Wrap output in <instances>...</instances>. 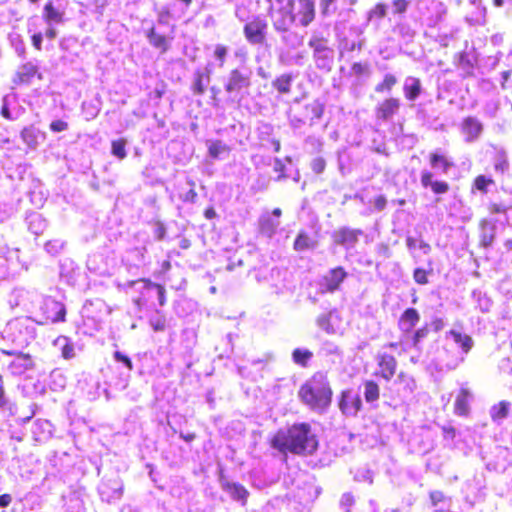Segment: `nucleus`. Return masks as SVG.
<instances>
[{"label": "nucleus", "instance_id": "obj_1", "mask_svg": "<svg viewBox=\"0 0 512 512\" xmlns=\"http://www.w3.org/2000/svg\"><path fill=\"white\" fill-rule=\"evenodd\" d=\"M271 446L283 454L311 455L318 448V439L308 423H295L280 429L273 436Z\"/></svg>", "mask_w": 512, "mask_h": 512}, {"label": "nucleus", "instance_id": "obj_2", "mask_svg": "<svg viewBox=\"0 0 512 512\" xmlns=\"http://www.w3.org/2000/svg\"><path fill=\"white\" fill-rule=\"evenodd\" d=\"M300 399L315 411H324L332 399L329 381L323 373H315L299 390Z\"/></svg>", "mask_w": 512, "mask_h": 512}, {"label": "nucleus", "instance_id": "obj_3", "mask_svg": "<svg viewBox=\"0 0 512 512\" xmlns=\"http://www.w3.org/2000/svg\"><path fill=\"white\" fill-rule=\"evenodd\" d=\"M294 5V0H278L275 4L270 5L268 15L276 32H287L296 22Z\"/></svg>", "mask_w": 512, "mask_h": 512}, {"label": "nucleus", "instance_id": "obj_4", "mask_svg": "<svg viewBox=\"0 0 512 512\" xmlns=\"http://www.w3.org/2000/svg\"><path fill=\"white\" fill-rule=\"evenodd\" d=\"M40 310L42 312L43 319L39 321L40 324L64 322L66 309L64 304L53 299H44Z\"/></svg>", "mask_w": 512, "mask_h": 512}, {"label": "nucleus", "instance_id": "obj_5", "mask_svg": "<svg viewBox=\"0 0 512 512\" xmlns=\"http://www.w3.org/2000/svg\"><path fill=\"white\" fill-rule=\"evenodd\" d=\"M267 22L260 16L254 17L250 22L246 23L243 32L245 38L250 44H263L266 39Z\"/></svg>", "mask_w": 512, "mask_h": 512}, {"label": "nucleus", "instance_id": "obj_6", "mask_svg": "<svg viewBox=\"0 0 512 512\" xmlns=\"http://www.w3.org/2000/svg\"><path fill=\"white\" fill-rule=\"evenodd\" d=\"M348 276L343 267L330 269L321 279L320 288L322 293H333L340 288V285Z\"/></svg>", "mask_w": 512, "mask_h": 512}, {"label": "nucleus", "instance_id": "obj_7", "mask_svg": "<svg viewBox=\"0 0 512 512\" xmlns=\"http://www.w3.org/2000/svg\"><path fill=\"white\" fill-rule=\"evenodd\" d=\"M1 353L14 356V359L8 364V369L14 375H21L33 367V360L29 354L4 349L1 350Z\"/></svg>", "mask_w": 512, "mask_h": 512}, {"label": "nucleus", "instance_id": "obj_8", "mask_svg": "<svg viewBox=\"0 0 512 512\" xmlns=\"http://www.w3.org/2000/svg\"><path fill=\"white\" fill-rule=\"evenodd\" d=\"M315 3L316 0H297L298 6L294 16L302 27H307L314 21L316 15Z\"/></svg>", "mask_w": 512, "mask_h": 512}, {"label": "nucleus", "instance_id": "obj_9", "mask_svg": "<svg viewBox=\"0 0 512 512\" xmlns=\"http://www.w3.org/2000/svg\"><path fill=\"white\" fill-rule=\"evenodd\" d=\"M249 86L250 74L242 72L239 69H233L228 76L225 90L228 93H233Z\"/></svg>", "mask_w": 512, "mask_h": 512}, {"label": "nucleus", "instance_id": "obj_10", "mask_svg": "<svg viewBox=\"0 0 512 512\" xmlns=\"http://www.w3.org/2000/svg\"><path fill=\"white\" fill-rule=\"evenodd\" d=\"M461 131L467 143L476 141L483 131L482 123L475 117H466L461 124Z\"/></svg>", "mask_w": 512, "mask_h": 512}, {"label": "nucleus", "instance_id": "obj_11", "mask_svg": "<svg viewBox=\"0 0 512 512\" xmlns=\"http://www.w3.org/2000/svg\"><path fill=\"white\" fill-rule=\"evenodd\" d=\"M339 407L344 414L355 415L360 410L361 399L351 390L343 391Z\"/></svg>", "mask_w": 512, "mask_h": 512}, {"label": "nucleus", "instance_id": "obj_12", "mask_svg": "<svg viewBox=\"0 0 512 512\" xmlns=\"http://www.w3.org/2000/svg\"><path fill=\"white\" fill-rule=\"evenodd\" d=\"M399 108V99L388 98L376 107L375 114L377 119L388 121L398 112Z\"/></svg>", "mask_w": 512, "mask_h": 512}, {"label": "nucleus", "instance_id": "obj_13", "mask_svg": "<svg viewBox=\"0 0 512 512\" xmlns=\"http://www.w3.org/2000/svg\"><path fill=\"white\" fill-rule=\"evenodd\" d=\"M362 234L363 232L360 229L343 227L334 233V239L336 243L349 248L353 247L358 242V238Z\"/></svg>", "mask_w": 512, "mask_h": 512}, {"label": "nucleus", "instance_id": "obj_14", "mask_svg": "<svg viewBox=\"0 0 512 512\" xmlns=\"http://www.w3.org/2000/svg\"><path fill=\"white\" fill-rule=\"evenodd\" d=\"M380 375L385 380H390L396 372L397 361L392 355L380 354L378 356Z\"/></svg>", "mask_w": 512, "mask_h": 512}, {"label": "nucleus", "instance_id": "obj_15", "mask_svg": "<svg viewBox=\"0 0 512 512\" xmlns=\"http://www.w3.org/2000/svg\"><path fill=\"white\" fill-rule=\"evenodd\" d=\"M420 319L419 313L414 308H408L402 314L399 320L400 329L404 332H409L418 323Z\"/></svg>", "mask_w": 512, "mask_h": 512}, {"label": "nucleus", "instance_id": "obj_16", "mask_svg": "<svg viewBox=\"0 0 512 512\" xmlns=\"http://www.w3.org/2000/svg\"><path fill=\"white\" fill-rule=\"evenodd\" d=\"M137 284H141L142 285V289L143 290H156L157 292V297H158V301H159V305L160 306H164L165 303H166V296H165V288L160 285V284H156V283H153L151 282L150 280H147V279H140V280H137V281H131L129 283L130 286H134V285H137Z\"/></svg>", "mask_w": 512, "mask_h": 512}, {"label": "nucleus", "instance_id": "obj_17", "mask_svg": "<svg viewBox=\"0 0 512 512\" xmlns=\"http://www.w3.org/2000/svg\"><path fill=\"white\" fill-rule=\"evenodd\" d=\"M37 67L32 63L28 62L19 67L16 76L14 78L15 84L28 83L37 73Z\"/></svg>", "mask_w": 512, "mask_h": 512}, {"label": "nucleus", "instance_id": "obj_18", "mask_svg": "<svg viewBox=\"0 0 512 512\" xmlns=\"http://www.w3.org/2000/svg\"><path fill=\"white\" fill-rule=\"evenodd\" d=\"M404 95L408 100L414 101L421 93V83L418 78L407 77L404 82Z\"/></svg>", "mask_w": 512, "mask_h": 512}, {"label": "nucleus", "instance_id": "obj_19", "mask_svg": "<svg viewBox=\"0 0 512 512\" xmlns=\"http://www.w3.org/2000/svg\"><path fill=\"white\" fill-rule=\"evenodd\" d=\"M53 344L55 347L59 348L63 358L71 359L75 356L74 345L68 337L59 336L54 340Z\"/></svg>", "mask_w": 512, "mask_h": 512}, {"label": "nucleus", "instance_id": "obj_20", "mask_svg": "<svg viewBox=\"0 0 512 512\" xmlns=\"http://www.w3.org/2000/svg\"><path fill=\"white\" fill-rule=\"evenodd\" d=\"M43 18L48 25H52L53 23L58 24L63 22L64 13L55 9L52 2H48L44 6Z\"/></svg>", "mask_w": 512, "mask_h": 512}, {"label": "nucleus", "instance_id": "obj_21", "mask_svg": "<svg viewBox=\"0 0 512 512\" xmlns=\"http://www.w3.org/2000/svg\"><path fill=\"white\" fill-rule=\"evenodd\" d=\"M448 334L454 339L455 343L461 347L465 354H467L472 349L474 341L469 335L462 334L461 332L454 329L450 330Z\"/></svg>", "mask_w": 512, "mask_h": 512}, {"label": "nucleus", "instance_id": "obj_22", "mask_svg": "<svg viewBox=\"0 0 512 512\" xmlns=\"http://www.w3.org/2000/svg\"><path fill=\"white\" fill-rule=\"evenodd\" d=\"M27 220L29 230L35 235L41 234L47 226L46 220L39 213L30 214Z\"/></svg>", "mask_w": 512, "mask_h": 512}, {"label": "nucleus", "instance_id": "obj_23", "mask_svg": "<svg viewBox=\"0 0 512 512\" xmlns=\"http://www.w3.org/2000/svg\"><path fill=\"white\" fill-rule=\"evenodd\" d=\"M40 131L33 126L26 127L21 132L23 142L31 149H36L38 146V138Z\"/></svg>", "mask_w": 512, "mask_h": 512}, {"label": "nucleus", "instance_id": "obj_24", "mask_svg": "<svg viewBox=\"0 0 512 512\" xmlns=\"http://www.w3.org/2000/svg\"><path fill=\"white\" fill-rule=\"evenodd\" d=\"M510 402L501 401L497 405H494L490 409V416L494 422H499L505 419L510 411Z\"/></svg>", "mask_w": 512, "mask_h": 512}, {"label": "nucleus", "instance_id": "obj_25", "mask_svg": "<svg viewBox=\"0 0 512 512\" xmlns=\"http://www.w3.org/2000/svg\"><path fill=\"white\" fill-rule=\"evenodd\" d=\"M336 318L334 312H329L327 314H322L317 317L316 323L320 329L325 331L328 334H335L337 332L336 328L333 324V319Z\"/></svg>", "mask_w": 512, "mask_h": 512}, {"label": "nucleus", "instance_id": "obj_26", "mask_svg": "<svg viewBox=\"0 0 512 512\" xmlns=\"http://www.w3.org/2000/svg\"><path fill=\"white\" fill-rule=\"evenodd\" d=\"M317 242L308 236L306 233L301 232L295 239L294 249L296 251H305L308 249H314L316 247Z\"/></svg>", "mask_w": 512, "mask_h": 512}, {"label": "nucleus", "instance_id": "obj_27", "mask_svg": "<svg viewBox=\"0 0 512 512\" xmlns=\"http://www.w3.org/2000/svg\"><path fill=\"white\" fill-rule=\"evenodd\" d=\"M470 393L467 389L462 388L455 400V412L458 415H465L468 412V400Z\"/></svg>", "mask_w": 512, "mask_h": 512}, {"label": "nucleus", "instance_id": "obj_28", "mask_svg": "<svg viewBox=\"0 0 512 512\" xmlns=\"http://www.w3.org/2000/svg\"><path fill=\"white\" fill-rule=\"evenodd\" d=\"M210 80V70H206V73L197 71L195 73V80L193 84L194 93L201 95L205 92L206 84Z\"/></svg>", "mask_w": 512, "mask_h": 512}, {"label": "nucleus", "instance_id": "obj_29", "mask_svg": "<svg viewBox=\"0 0 512 512\" xmlns=\"http://www.w3.org/2000/svg\"><path fill=\"white\" fill-rule=\"evenodd\" d=\"M282 35V42L292 48L296 49L300 47L303 44V36L299 35L295 31H291L290 28L287 30V32H281Z\"/></svg>", "mask_w": 512, "mask_h": 512}, {"label": "nucleus", "instance_id": "obj_30", "mask_svg": "<svg viewBox=\"0 0 512 512\" xmlns=\"http://www.w3.org/2000/svg\"><path fill=\"white\" fill-rule=\"evenodd\" d=\"M316 65L320 69L330 70L333 61V51L327 49L326 52L314 54Z\"/></svg>", "mask_w": 512, "mask_h": 512}, {"label": "nucleus", "instance_id": "obj_31", "mask_svg": "<svg viewBox=\"0 0 512 512\" xmlns=\"http://www.w3.org/2000/svg\"><path fill=\"white\" fill-rule=\"evenodd\" d=\"M430 163L433 168L440 167L442 172L445 174L448 173L450 168L453 166V163L450 162L446 157L437 153H432L430 155Z\"/></svg>", "mask_w": 512, "mask_h": 512}, {"label": "nucleus", "instance_id": "obj_32", "mask_svg": "<svg viewBox=\"0 0 512 512\" xmlns=\"http://www.w3.org/2000/svg\"><path fill=\"white\" fill-rule=\"evenodd\" d=\"M226 489L235 500L245 502L248 497V491L240 484L229 483Z\"/></svg>", "mask_w": 512, "mask_h": 512}, {"label": "nucleus", "instance_id": "obj_33", "mask_svg": "<svg viewBox=\"0 0 512 512\" xmlns=\"http://www.w3.org/2000/svg\"><path fill=\"white\" fill-rule=\"evenodd\" d=\"M228 151V146L224 144L222 141L216 140L208 142L209 155L214 159L219 158L223 153H226Z\"/></svg>", "mask_w": 512, "mask_h": 512}, {"label": "nucleus", "instance_id": "obj_34", "mask_svg": "<svg viewBox=\"0 0 512 512\" xmlns=\"http://www.w3.org/2000/svg\"><path fill=\"white\" fill-rule=\"evenodd\" d=\"M148 39L151 45L154 47L161 49L162 52L167 51L168 49V41L165 36L157 34L154 29H151L148 34Z\"/></svg>", "mask_w": 512, "mask_h": 512}, {"label": "nucleus", "instance_id": "obj_35", "mask_svg": "<svg viewBox=\"0 0 512 512\" xmlns=\"http://www.w3.org/2000/svg\"><path fill=\"white\" fill-rule=\"evenodd\" d=\"M291 81L292 78L290 75L284 74L278 77L274 82L273 86L280 92V93H289L291 88Z\"/></svg>", "mask_w": 512, "mask_h": 512}, {"label": "nucleus", "instance_id": "obj_36", "mask_svg": "<svg viewBox=\"0 0 512 512\" xmlns=\"http://www.w3.org/2000/svg\"><path fill=\"white\" fill-rule=\"evenodd\" d=\"M406 246L409 250H413L418 247L423 251L424 254H429L431 251V246L427 242L422 239L417 240L411 236L406 238Z\"/></svg>", "mask_w": 512, "mask_h": 512}, {"label": "nucleus", "instance_id": "obj_37", "mask_svg": "<svg viewBox=\"0 0 512 512\" xmlns=\"http://www.w3.org/2000/svg\"><path fill=\"white\" fill-rule=\"evenodd\" d=\"M364 388V396L367 402H373L379 398V387L375 382L367 381Z\"/></svg>", "mask_w": 512, "mask_h": 512}, {"label": "nucleus", "instance_id": "obj_38", "mask_svg": "<svg viewBox=\"0 0 512 512\" xmlns=\"http://www.w3.org/2000/svg\"><path fill=\"white\" fill-rule=\"evenodd\" d=\"M312 356L313 354L311 351L300 348L295 349L292 354L294 362L302 366H305Z\"/></svg>", "mask_w": 512, "mask_h": 512}, {"label": "nucleus", "instance_id": "obj_39", "mask_svg": "<svg viewBox=\"0 0 512 512\" xmlns=\"http://www.w3.org/2000/svg\"><path fill=\"white\" fill-rule=\"evenodd\" d=\"M509 168V163L504 152H498L494 158V169L496 172L504 174Z\"/></svg>", "mask_w": 512, "mask_h": 512}, {"label": "nucleus", "instance_id": "obj_40", "mask_svg": "<svg viewBox=\"0 0 512 512\" xmlns=\"http://www.w3.org/2000/svg\"><path fill=\"white\" fill-rule=\"evenodd\" d=\"M494 180L491 178H487L484 175H479L475 178L473 186L482 192L483 194H486L488 192V186L493 185Z\"/></svg>", "mask_w": 512, "mask_h": 512}, {"label": "nucleus", "instance_id": "obj_41", "mask_svg": "<svg viewBox=\"0 0 512 512\" xmlns=\"http://www.w3.org/2000/svg\"><path fill=\"white\" fill-rule=\"evenodd\" d=\"M125 146H126V140H124V139L114 140L112 142V147H111L112 154L114 156H116L117 158H119L120 160L124 159L127 156Z\"/></svg>", "mask_w": 512, "mask_h": 512}, {"label": "nucleus", "instance_id": "obj_42", "mask_svg": "<svg viewBox=\"0 0 512 512\" xmlns=\"http://www.w3.org/2000/svg\"><path fill=\"white\" fill-rule=\"evenodd\" d=\"M397 79L392 74H386L383 81L376 85L375 91L376 92H384V91H390L392 87L396 84Z\"/></svg>", "mask_w": 512, "mask_h": 512}, {"label": "nucleus", "instance_id": "obj_43", "mask_svg": "<svg viewBox=\"0 0 512 512\" xmlns=\"http://www.w3.org/2000/svg\"><path fill=\"white\" fill-rule=\"evenodd\" d=\"M64 245H65L64 241L55 239V240L48 241L45 244L44 248L48 253H50L52 255H56L64 248Z\"/></svg>", "mask_w": 512, "mask_h": 512}, {"label": "nucleus", "instance_id": "obj_44", "mask_svg": "<svg viewBox=\"0 0 512 512\" xmlns=\"http://www.w3.org/2000/svg\"><path fill=\"white\" fill-rule=\"evenodd\" d=\"M309 46L310 48L313 49L314 54L323 53L326 52L327 49H329L326 45V42L317 37H313L310 39Z\"/></svg>", "mask_w": 512, "mask_h": 512}, {"label": "nucleus", "instance_id": "obj_45", "mask_svg": "<svg viewBox=\"0 0 512 512\" xmlns=\"http://www.w3.org/2000/svg\"><path fill=\"white\" fill-rule=\"evenodd\" d=\"M150 325L156 332L163 331L166 326V319L163 315L158 314L156 317L150 319Z\"/></svg>", "mask_w": 512, "mask_h": 512}, {"label": "nucleus", "instance_id": "obj_46", "mask_svg": "<svg viewBox=\"0 0 512 512\" xmlns=\"http://www.w3.org/2000/svg\"><path fill=\"white\" fill-rule=\"evenodd\" d=\"M306 109L309 110L313 114V117L316 119H320L324 112V106L319 101H314L307 105Z\"/></svg>", "mask_w": 512, "mask_h": 512}, {"label": "nucleus", "instance_id": "obj_47", "mask_svg": "<svg viewBox=\"0 0 512 512\" xmlns=\"http://www.w3.org/2000/svg\"><path fill=\"white\" fill-rule=\"evenodd\" d=\"M388 6L385 3H378L370 12L369 18H384L387 14Z\"/></svg>", "mask_w": 512, "mask_h": 512}, {"label": "nucleus", "instance_id": "obj_48", "mask_svg": "<svg viewBox=\"0 0 512 512\" xmlns=\"http://www.w3.org/2000/svg\"><path fill=\"white\" fill-rule=\"evenodd\" d=\"M352 74L355 76H362V75H368L369 74V65L366 63H359L356 62L351 67Z\"/></svg>", "mask_w": 512, "mask_h": 512}, {"label": "nucleus", "instance_id": "obj_49", "mask_svg": "<svg viewBox=\"0 0 512 512\" xmlns=\"http://www.w3.org/2000/svg\"><path fill=\"white\" fill-rule=\"evenodd\" d=\"M228 50L227 48L222 44H217L215 46L214 50V56L219 60V66L223 67L226 56H227Z\"/></svg>", "mask_w": 512, "mask_h": 512}, {"label": "nucleus", "instance_id": "obj_50", "mask_svg": "<svg viewBox=\"0 0 512 512\" xmlns=\"http://www.w3.org/2000/svg\"><path fill=\"white\" fill-rule=\"evenodd\" d=\"M188 184L191 186V188L182 196V200L185 202L194 203L196 202L198 196L194 189L195 183L192 180H189Z\"/></svg>", "mask_w": 512, "mask_h": 512}, {"label": "nucleus", "instance_id": "obj_51", "mask_svg": "<svg viewBox=\"0 0 512 512\" xmlns=\"http://www.w3.org/2000/svg\"><path fill=\"white\" fill-rule=\"evenodd\" d=\"M416 283L424 285L428 283L427 272L422 268H416L413 273Z\"/></svg>", "mask_w": 512, "mask_h": 512}, {"label": "nucleus", "instance_id": "obj_52", "mask_svg": "<svg viewBox=\"0 0 512 512\" xmlns=\"http://www.w3.org/2000/svg\"><path fill=\"white\" fill-rule=\"evenodd\" d=\"M326 167V162L323 158L317 157L312 160L311 168L316 174H320L324 171Z\"/></svg>", "mask_w": 512, "mask_h": 512}, {"label": "nucleus", "instance_id": "obj_53", "mask_svg": "<svg viewBox=\"0 0 512 512\" xmlns=\"http://www.w3.org/2000/svg\"><path fill=\"white\" fill-rule=\"evenodd\" d=\"M409 2L407 0H394L392 2L393 12L395 14L404 13L408 8Z\"/></svg>", "mask_w": 512, "mask_h": 512}, {"label": "nucleus", "instance_id": "obj_54", "mask_svg": "<svg viewBox=\"0 0 512 512\" xmlns=\"http://www.w3.org/2000/svg\"><path fill=\"white\" fill-rule=\"evenodd\" d=\"M431 189L435 194H445L449 190V185L445 181H435Z\"/></svg>", "mask_w": 512, "mask_h": 512}, {"label": "nucleus", "instance_id": "obj_55", "mask_svg": "<svg viewBox=\"0 0 512 512\" xmlns=\"http://www.w3.org/2000/svg\"><path fill=\"white\" fill-rule=\"evenodd\" d=\"M421 185L424 187V188H428V187H432L433 185V174L428 171V170H423L421 172Z\"/></svg>", "mask_w": 512, "mask_h": 512}, {"label": "nucleus", "instance_id": "obj_56", "mask_svg": "<svg viewBox=\"0 0 512 512\" xmlns=\"http://www.w3.org/2000/svg\"><path fill=\"white\" fill-rule=\"evenodd\" d=\"M353 504H354V497L350 493H345L342 495L341 500H340V505L346 512H349V510Z\"/></svg>", "mask_w": 512, "mask_h": 512}, {"label": "nucleus", "instance_id": "obj_57", "mask_svg": "<svg viewBox=\"0 0 512 512\" xmlns=\"http://www.w3.org/2000/svg\"><path fill=\"white\" fill-rule=\"evenodd\" d=\"M50 129L53 132H63L68 129V123L63 120H54L50 124Z\"/></svg>", "mask_w": 512, "mask_h": 512}, {"label": "nucleus", "instance_id": "obj_58", "mask_svg": "<svg viewBox=\"0 0 512 512\" xmlns=\"http://www.w3.org/2000/svg\"><path fill=\"white\" fill-rule=\"evenodd\" d=\"M114 358L116 361L124 363L125 366L129 370L133 369V364H132V361L130 360V358L128 356L124 355L123 353H121L120 351H116L114 353Z\"/></svg>", "mask_w": 512, "mask_h": 512}, {"label": "nucleus", "instance_id": "obj_59", "mask_svg": "<svg viewBox=\"0 0 512 512\" xmlns=\"http://www.w3.org/2000/svg\"><path fill=\"white\" fill-rule=\"evenodd\" d=\"M428 335V328L422 327L418 329L413 336V345L417 346L421 339L425 338Z\"/></svg>", "mask_w": 512, "mask_h": 512}, {"label": "nucleus", "instance_id": "obj_60", "mask_svg": "<svg viewBox=\"0 0 512 512\" xmlns=\"http://www.w3.org/2000/svg\"><path fill=\"white\" fill-rule=\"evenodd\" d=\"M386 203H387V200H386V198L383 195L378 196L374 200V206L379 211H381V210H383L385 208Z\"/></svg>", "mask_w": 512, "mask_h": 512}, {"label": "nucleus", "instance_id": "obj_61", "mask_svg": "<svg viewBox=\"0 0 512 512\" xmlns=\"http://www.w3.org/2000/svg\"><path fill=\"white\" fill-rule=\"evenodd\" d=\"M42 40H43V37H42V34H41V33H37V34H34V35L32 36V43H33V46H34L37 50H41Z\"/></svg>", "mask_w": 512, "mask_h": 512}, {"label": "nucleus", "instance_id": "obj_62", "mask_svg": "<svg viewBox=\"0 0 512 512\" xmlns=\"http://www.w3.org/2000/svg\"><path fill=\"white\" fill-rule=\"evenodd\" d=\"M12 501V497L9 494H3L0 496V507H7Z\"/></svg>", "mask_w": 512, "mask_h": 512}, {"label": "nucleus", "instance_id": "obj_63", "mask_svg": "<svg viewBox=\"0 0 512 512\" xmlns=\"http://www.w3.org/2000/svg\"><path fill=\"white\" fill-rule=\"evenodd\" d=\"M444 321L441 318H436L432 321V327L435 331H440L444 328Z\"/></svg>", "mask_w": 512, "mask_h": 512}, {"label": "nucleus", "instance_id": "obj_64", "mask_svg": "<svg viewBox=\"0 0 512 512\" xmlns=\"http://www.w3.org/2000/svg\"><path fill=\"white\" fill-rule=\"evenodd\" d=\"M273 169L276 172L283 173V171L285 169V165L283 164V162L280 159L276 158L274 160Z\"/></svg>", "mask_w": 512, "mask_h": 512}]
</instances>
